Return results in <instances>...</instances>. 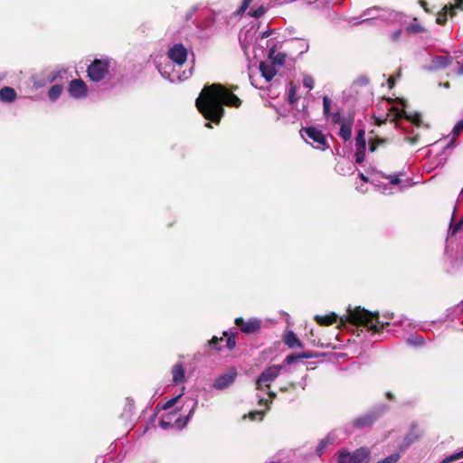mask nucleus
<instances>
[{
	"mask_svg": "<svg viewBox=\"0 0 463 463\" xmlns=\"http://www.w3.org/2000/svg\"><path fill=\"white\" fill-rule=\"evenodd\" d=\"M241 99L221 84L205 86L196 99V107L203 117L218 124L223 115V105L240 107Z\"/></svg>",
	"mask_w": 463,
	"mask_h": 463,
	"instance_id": "nucleus-1",
	"label": "nucleus"
},
{
	"mask_svg": "<svg viewBox=\"0 0 463 463\" xmlns=\"http://www.w3.org/2000/svg\"><path fill=\"white\" fill-rule=\"evenodd\" d=\"M341 324L350 323L363 326L373 333L380 332L389 323H380L378 313H372L361 307H348L346 315L340 318Z\"/></svg>",
	"mask_w": 463,
	"mask_h": 463,
	"instance_id": "nucleus-2",
	"label": "nucleus"
},
{
	"mask_svg": "<svg viewBox=\"0 0 463 463\" xmlns=\"http://www.w3.org/2000/svg\"><path fill=\"white\" fill-rule=\"evenodd\" d=\"M114 64V61L109 57L95 59L87 69L89 79L93 82L104 80L109 76Z\"/></svg>",
	"mask_w": 463,
	"mask_h": 463,
	"instance_id": "nucleus-3",
	"label": "nucleus"
},
{
	"mask_svg": "<svg viewBox=\"0 0 463 463\" xmlns=\"http://www.w3.org/2000/svg\"><path fill=\"white\" fill-rule=\"evenodd\" d=\"M303 137L317 149L325 150L327 143L324 134L316 128L309 127L302 130Z\"/></svg>",
	"mask_w": 463,
	"mask_h": 463,
	"instance_id": "nucleus-4",
	"label": "nucleus"
},
{
	"mask_svg": "<svg viewBox=\"0 0 463 463\" xmlns=\"http://www.w3.org/2000/svg\"><path fill=\"white\" fill-rule=\"evenodd\" d=\"M281 369V365H271L268 367L256 380V388L258 390L269 388L271 383H273L275 379L279 375Z\"/></svg>",
	"mask_w": 463,
	"mask_h": 463,
	"instance_id": "nucleus-5",
	"label": "nucleus"
},
{
	"mask_svg": "<svg viewBox=\"0 0 463 463\" xmlns=\"http://www.w3.org/2000/svg\"><path fill=\"white\" fill-rule=\"evenodd\" d=\"M190 401L192 402V407L190 409L189 414L187 415L186 419L184 420V421L183 423H180V421H181L180 418H176L175 420V423L174 424L172 423L173 419L175 418V416H176V412L174 411V412L167 413V414H165L162 416V418L159 421V425L161 426V428L167 429L172 426L184 427V425H186V423L188 422V420H190V418L192 417V415L194 414V412L197 407L196 400L191 399Z\"/></svg>",
	"mask_w": 463,
	"mask_h": 463,
	"instance_id": "nucleus-6",
	"label": "nucleus"
},
{
	"mask_svg": "<svg viewBox=\"0 0 463 463\" xmlns=\"http://www.w3.org/2000/svg\"><path fill=\"white\" fill-rule=\"evenodd\" d=\"M400 175L402 174L383 176L384 181L379 182L375 186L383 194H392L396 191H402V188L399 186L401 183Z\"/></svg>",
	"mask_w": 463,
	"mask_h": 463,
	"instance_id": "nucleus-7",
	"label": "nucleus"
},
{
	"mask_svg": "<svg viewBox=\"0 0 463 463\" xmlns=\"http://www.w3.org/2000/svg\"><path fill=\"white\" fill-rule=\"evenodd\" d=\"M369 450L364 448L356 449L353 453L341 452L338 457V463H368Z\"/></svg>",
	"mask_w": 463,
	"mask_h": 463,
	"instance_id": "nucleus-8",
	"label": "nucleus"
},
{
	"mask_svg": "<svg viewBox=\"0 0 463 463\" xmlns=\"http://www.w3.org/2000/svg\"><path fill=\"white\" fill-rule=\"evenodd\" d=\"M68 92L72 99H83L88 97L89 90L81 79H75L70 81Z\"/></svg>",
	"mask_w": 463,
	"mask_h": 463,
	"instance_id": "nucleus-9",
	"label": "nucleus"
},
{
	"mask_svg": "<svg viewBox=\"0 0 463 463\" xmlns=\"http://www.w3.org/2000/svg\"><path fill=\"white\" fill-rule=\"evenodd\" d=\"M168 58L177 66H182L187 60L188 50L181 43L173 45L167 52Z\"/></svg>",
	"mask_w": 463,
	"mask_h": 463,
	"instance_id": "nucleus-10",
	"label": "nucleus"
},
{
	"mask_svg": "<svg viewBox=\"0 0 463 463\" xmlns=\"http://www.w3.org/2000/svg\"><path fill=\"white\" fill-rule=\"evenodd\" d=\"M237 375L236 368L231 367L223 374L216 378L213 387L217 390H223L234 383Z\"/></svg>",
	"mask_w": 463,
	"mask_h": 463,
	"instance_id": "nucleus-11",
	"label": "nucleus"
},
{
	"mask_svg": "<svg viewBox=\"0 0 463 463\" xmlns=\"http://www.w3.org/2000/svg\"><path fill=\"white\" fill-rule=\"evenodd\" d=\"M236 325L241 328L243 333L251 334L257 332L260 328V320L258 318H250L244 321L241 317L235 320Z\"/></svg>",
	"mask_w": 463,
	"mask_h": 463,
	"instance_id": "nucleus-12",
	"label": "nucleus"
},
{
	"mask_svg": "<svg viewBox=\"0 0 463 463\" xmlns=\"http://www.w3.org/2000/svg\"><path fill=\"white\" fill-rule=\"evenodd\" d=\"M392 112H393V114H392V120L397 121V120L404 118L410 123L414 124L418 127H420L422 123L420 115L419 113L409 114L404 109H392Z\"/></svg>",
	"mask_w": 463,
	"mask_h": 463,
	"instance_id": "nucleus-13",
	"label": "nucleus"
},
{
	"mask_svg": "<svg viewBox=\"0 0 463 463\" xmlns=\"http://www.w3.org/2000/svg\"><path fill=\"white\" fill-rule=\"evenodd\" d=\"M223 337L218 338L217 336H213L210 341V345L215 350L221 351L222 349V345H221L222 342H225V346L227 349L232 350L235 345V337L232 335H228L227 333L223 334Z\"/></svg>",
	"mask_w": 463,
	"mask_h": 463,
	"instance_id": "nucleus-14",
	"label": "nucleus"
},
{
	"mask_svg": "<svg viewBox=\"0 0 463 463\" xmlns=\"http://www.w3.org/2000/svg\"><path fill=\"white\" fill-rule=\"evenodd\" d=\"M173 382L175 384L184 383L186 381L185 371L183 364L177 363L172 367Z\"/></svg>",
	"mask_w": 463,
	"mask_h": 463,
	"instance_id": "nucleus-15",
	"label": "nucleus"
},
{
	"mask_svg": "<svg viewBox=\"0 0 463 463\" xmlns=\"http://www.w3.org/2000/svg\"><path fill=\"white\" fill-rule=\"evenodd\" d=\"M376 418L377 416L373 412H369L356 418L354 420V425L357 428H364L370 426L376 420Z\"/></svg>",
	"mask_w": 463,
	"mask_h": 463,
	"instance_id": "nucleus-16",
	"label": "nucleus"
},
{
	"mask_svg": "<svg viewBox=\"0 0 463 463\" xmlns=\"http://www.w3.org/2000/svg\"><path fill=\"white\" fill-rule=\"evenodd\" d=\"M260 71L267 81L271 80L277 73L273 63L269 64L264 61L260 62Z\"/></svg>",
	"mask_w": 463,
	"mask_h": 463,
	"instance_id": "nucleus-17",
	"label": "nucleus"
},
{
	"mask_svg": "<svg viewBox=\"0 0 463 463\" xmlns=\"http://www.w3.org/2000/svg\"><path fill=\"white\" fill-rule=\"evenodd\" d=\"M16 99V91L12 87H4L0 90V99L5 103H11Z\"/></svg>",
	"mask_w": 463,
	"mask_h": 463,
	"instance_id": "nucleus-18",
	"label": "nucleus"
},
{
	"mask_svg": "<svg viewBox=\"0 0 463 463\" xmlns=\"http://www.w3.org/2000/svg\"><path fill=\"white\" fill-rule=\"evenodd\" d=\"M269 58L274 65H283L286 61V54L283 52H277L275 47H271L269 52Z\"/></svg>",
	"mask_w": 463,
	"mask_h": 463,
	"instance_id": "nucleus-19",
	"label": "nucleus"
},
{
	"mask_svg": "<svg viewBox=\"0 0 463 463\" xmlns=\"http://www.w3.org/2000/svg\"><path fill=\"white\" fill-rule=\"evenodd\" d=\"M376 12H377L376 8L367 9L362 14V15H361V17L363 18L362 20H359L356 18H350V20L348 22L354 25L362 24L364 22L370 20L371 18H374L375 17L374 13H376Z\"/></svg>",
	"mask_w": 463,
	"mask_h": 463,
	"instance_id": "nucleus-20",
	"label": "nucleus"
},
{
	"mask_svg": "<svg viewBox=\"0 0 463 463\" xmlns=\"http://www.w3.org/2000/svg\"><path fill=\"white\" fill-rule=\"evenodd\" d=\"M316 321L322 326H329L337 321V316L335 313L326 316H317Z\"/></svg>",
	"mask_w": 463,
	"mask_h": 463,
	"instance_id": "nucleus-21",
	"label": "nucleus"
},
{
	"mask_svg": "<svg viewBox=\"0 0 463 463\" xmlns=\"http://www.w3.org/2000/svg\"><path fill=\"white\" fill-rule=\"evenodd\" d=\"M159 71L164 77L167 78L169 80H171L173 82L175 80L180 81V80H186L192 75V70H189L188 72L184 71L183 75H176V76L171 75L167 71H163L162 69H160V68H159Z\"/></svg>",
	"mask_w": 463,
	"mask_h": 463,
	"instance_id": "nucleus-22",
	"label": "nucleus"
},
{
	"mask_svg": "<svg viewBox=\"0 0 463 463\" xmlns=\"http://www.w3.org/2000/svg\"><path fill=\"white\" fill-rule=\"evenodd\" d=\"M284 342L288 347L301 346L300 341L297 338L296 335L289 331L284 336Z\"/></svg>",
	"mask_w": 463,
	"mask_h": 463,
	"instance_id": "nucleus-23",
	"label": "nucleus"
},
{
	"mask_svg": "<svg viewBox=\"0 0 463 463\" xmlns=\"http://www.w3.org/2000/svg\"><path fill=\"white\" fill-rule=\"evenodd\" d=\"M339 136L345 140L350 139L352 136V123L344 122L342 123L339 130Z\"/></svg>",
	"mask_w": 463,
	"mask_h": 463,
	"instance_id": "nucleus-24",
	"label": "nucleus"
},
{
	"mask_svg": "<svg viewBox=\"0 0 463 463\" xmlns=\"http://www.w3.org/2000/svg\"><path fill=\"white\" fill-rule=\"evenodd\" d=\"M62 86L60 84L53 85L48 91V98L52 102L56 101L62 92Z\"/></svg>",
	"mask_w": 463,
	"mask_h": 463,
	"instance_id": "nucleus-25",
	"label": "nucleus"
},
{
	"mask_svg": "<svg viewBox=\"0 0 463 463\" xmlns=\"http://www.w3.org/2000/svg\"><path fill=\"white\" fill-rule=\"evenodd\" d=\"M463 130V119L459 120L453 128L452 131H451V135H452V139L451 141L448 144L447 147H449L453 145L456 137L462 132Z\"/></svg>",
	"mask_w": 463,
	"mask_h": 463,
	"instance_id": "nucleus-26",
	"label": "nucleus"
},
{
	"mask_svg": "<svg viewBox=\"0 0 463 463\" xmlns=\"http://www.w3.org/2000/svg\"><path fill=\"white\" fill-rule=\"evenodd\" d=\"M355 146L356 148L366 149L365 132L363 129L359 130L357 133V136L355 137Z\"/></svg>",
	"mask_w": 463,
	"mask_h": 463,
	"instance_id": "nucleus-27",
	"label": "nucleus"
},
{
	"mask_svg": "<svg viewBox=\"0 0 463 463\" xmlns=\"http://www.w3.org/2000/svg\"><path fill=\"white\" fill-rule=\"evenodd\" d=\"M452 7H449L445 5L440 12L438 13L436 22L439 24H444L447 21L449 11L451 10Z\"/></svg>",
	"mask_w": 463,
	"mask_h": 463,
	"instance_id": "nucleus-28",
	"label": "nucleus"
},
{
	"mask_svg": "<svg viewBox=\"0 0 463 463\" xmlns=\"http://www.w3.org/2000/svg\"><path fill=\"white\" fill-rule=\"evenodd\" d=\"M334 438L332 437V434L328 435L326 438L322 439L318 446L317 447V454L320 456L323 453L324 449L330 443H333Z\"/></svg>",
	"mask_w": 463,
	"mask_h": 463,
	"instance_id": "nucleus-29",
	"label": "nucleus"
},
{
	"mask_svg": "<svg viewBox=\"0 0 463 463\" xmlns=\"http://www.w3.org/2000/svg\"><path fill=\"white\" fill-rule=\"evenodd\" d=\"M405 133L408 135V137L405 138L407 142H409L411 145H416L419 141V134L414 133V131H409L405 130Z\"/></svg>",
	"mask_w": 463,
	"mask_h": 463,
	"instance_id": "nucleus-30",
	"label": "nucleus"
},
{
	"mask_svg": "<svg viewBox=\"0 0 463 463\" xmlns=\"http://www.w3.org/2000/svg\"><path fill=\"white\" fill-rule=\"evenodd\" d=\"M401 458L400 453H392L386 457L384 459L378 461L377 463H397Z\"/></svg>",
	"mask_w": 463,
	"mask_h": 463,
	"instance_id": "nucleus-31",
	"label": "nucleus"
},
{
	"mask_svg": "<svg viewBox=\"0 0 463 463\" xmlns=\"http://www.w3.org/2000/svg\"><path fill=\"white\" fill-rule=\"evenodd\" d=\"M407 31L410 33H416L423 31V28L417 23L416 20H414L412 23H411L408 27Z\"/></svg>",
	"mask_w": 463,
	"mask_h": 463,
	"instance_id": "nucleus-32",
	"label": "nucleus"
},
{
	"mask_svg": "<svg viewBox=\"0 0 463 463\" xmlns=\"http://www.w3.org/2000/svg\"><path fill=\"white\" fill-rule=\"evenodd\" d=\"M331 104L332 100L327 96H325L323 98V110L326 118H329Z\"/></svg>",
	"mask_w": 463,
	"mask_h": 463,
	"instance_id": "nucleus-33",
	"label": "nucleus"
},
{
	"mask_svg": "<svg viewBox=\"0 0 463 463\" xmlns=\"http://www.w3.org/2000/svg\"><path fill=\"white\" fill-rule=\"evenodd\" d=\"M298 99V97L297 96V87L291 85L289 91H288V101L290 104H294Z\"/></svg>",
	"mask_w": 463,
	"mask_h": 463,
	"instance_id": "nucleus-34",
	"label": "nucleus"
},
{
	"mask_svg": "<svg viewBox=\"0 0 463 463\" xmlns=\"http://www.w3.org/2000/svg\"><path fill=\"white\" fill-rule=\"evenodd\" d=\"M408 342L415 346H420L424 344V340L420 335H412L408 338Z\"/></svg>",
	"mask_w": 463,
	"mask_h": 463,
	"instance_id": "nucleus-35",
	"label": "nucleus"
},
{
	"mask_svg": "<svg viewBox=\"0 0 463 463\" xmlns=\"http://www.w3.org/2000/svg\"><path fill=\"white\" fill-rule=\"evenodd\" d=\"M266 12V9L263 6H260L256 9H251L249 14L252 17L259 18L262 16Z\"/></svg>",
	"mask_w": 463,
	"mask_h": 463,
	"instance_id": "nucleus-36",
	"label": "nucleus"
},
{
	"mask_svg": "<svg viewBox=\"0 0 463 463\" xmlns=\"http://www.w3.org/2000/svg\"><path fill=\"white\" fill-rule=\"evenodd\" d=\"M463 458V450L455 454H452L443 459L442 463H449L451 461Z\"/></svg>",
	"mask_w": 463,
	"mask_h": 463,
	"instance_id": "nucleus-37",
	"label": "nucleus"
},
{
	"mask_svg": "<svg viewBox=\"0 0 463 463\" xmlns=\"http://www.w3.org/2000/svg\"><path fill=\"white\" fill-rule=\"evenodd\" d=\"M365 157V149L364 148H356L355 152V161L356 163H362Z\"/></svg>",
	"mask_w": 463,
	"mask_h": 463,
	"instance_id": "nucleus-38",
	"label": "nucleus"
},
{
	"mask_svg": "<svg viewBox=\"0 0 463 463\" xmlns=\"http://www.w3.org/2000/svg\"><path fill=\"white\" fill-rule=\"evenodd\" d=\"M303 86L309 89V90H312L314 88V80L311 76L309 75H306L304 76L303 78Z\"/></svg>",
	"mask_w": 463,
	"mask_h": 463,
	"instance_id": "nucleus-39",
	"label": "nucleus"
},
{
	"mask_svg": "<svg viewBox=\"0 0 463 463\" xmlns=\"http://www.w3.org/2000/svg\"><path fill=\"white\" fill-rule=\"evenodd\" d=\"M182 395H183L182 393H181V394H178L177 396H175V397L172 398L171 400H169V401L165 404L164 409H165V410H167V409H169V408L173 407V406L177 402V401L181 398V396H182Z\"/></svg>",
	"mask_w": 463,
	"mask_h": 463,
	"instance_id": "nucleus-40",
	"label": "nucleus"
},
{
	"mask_svg": "<svg viewBox=\"0 0 463 463\" xmlns=\"http://www.w3.org/2000/svg\"><path fill=\"white\" fill-rule=\"evenodd\" d=\"M263 414H264L263 411H254L250 412L249 418L251 420H255L257 418H259V420H261L263 417Z\"/></svg>",
	"mask_w": 463,
	"mask_h": 463,
	"instance_id": "nucleus-41",
	"label": "nucleus"
},
{
	"mask_svg": "<svg viewBox=\"0 0 463 463\" xmlns=\"http://www.w3.org/2000/svg\"><path fill=\"white\" fill-rule=\"evenodd\" d=\"M449 64V59L445 57H439L436 59L437 67H446Z\"/></svg>",
	"mask_w": 463,
	"mask_h": 463,
	"instance_id": "nucleus-42",
	"label": "nucleus"
},
{
	"mask_svg": "<svg viewBox=\"0 0 463 463\" xmlns=\"http://www.w3.org/2000/svg\"><path fill=\"white\" fill-rule=\"evenodd\" d=\"M381 143H383L382 139H376V140L370 139L369 140V149H370V151H372V152L375 151L377 145L381 144Z\"/></svg>",
	"mask_w": 463,
	"mask_h": 463,
	"instance_id": "nucleus-43",
	"label": "nucleus"
},
{
	"mask_svg": "<svg viewBox=\"0 0 463 463\" xmlns=\"http://www.w3.org/2000/svg\"><path fill=\"white\" fill-rule=\"evenodd\" d=\"M252 1L253 0H243L241 5L239 8V13H244Z\"/></svg>",
	"mask_w": 463,
	"mask_h": 463,
	"instance_id": "nucleus-44",
	"label": "nucleus"
},
{
	"mask_svg": "<svg viewBox=\"0 0 463 463\" xmlns=\"http://www.w3.org/2000/svg\"><path fill=\"white\" fill-rule=\"evenodd\" d=\"M329 117L331 118V120L333 123H338L340 121V113L339 112L329 114Z\"/></svg>",
	"mask_w": 463,
	"mask_h": 463,
	"instance_id": "nucleus-45",
	"label": "nucleus"
},
{
	"mask_svg": "<svg viewBox=\"0 0 463 463\" xmlns=\"http://www.w3.org/2000/svg\"><path fill=\"white\" fill-rule=\"evenodd\" d=\"M462 225H463V219L460 222H458L454 228L450 227L451 234H454L458 231H459L461 229Z\"/></svg>",
	"mask_w": 463,
	"mask_h": 463,
	"instance_id": "nucleus-46",
	"label": "nucleus"
},
{
	"mask_svg": "<svg viewBox=\"0 0 463 463\" xmlns=\"http://www.w3.org/2000/svg\"><path fill=\"white\" fill-rule=\"evenodd\" d=\"M402 34V30H396L391 34V38L392 41H398Z\"/></svg>",
	"mask_w": 463,
	"mask_h": 463,
	"instance_id": "nucleus-47",
	"label": "nucleus"
},
{
	"mask_svg": "<svg viewBox=\"0 0 463 463\" xmlns=\"http://www.w3.org/2000/svg\"><path fill=\"white\" fill-rule=\"evenodd\" d=\"M57 78L56 72H50L47 78L48 82H52Z\"/></svg>",
	"mask_w": 463,
	"mask_h": 463,
	"instance_id": "nucleus-48",
	"label": "nucleus"
},
{
	"mask_svg": "<svg viewBox=\"0 0 463 463\" xmlns=\"http://www.w3.org/2000/svg\"><path fill=\"white\" fill-rule=\"evenodd\" d=\"M462 5H463V0H457L455 6H451V7L452 8L456 7V8L460 9L462 7Z\"/></svg>",
	"mask_w": 463,
	"mask_h": 463,
	"instance_id": "nucleus-49",
	"label": "nucleus"
},
{
	"mask_svg": "<svg viewBox=\"0 0 463 463\" xmlns=\"http://www.w3.org/2000/svg\"><path fill=\"white\" fill-rule=\"evenodd\" d=\"M295 359H296V357H295V356L289 355V356H288V357L286 358V361H287V363H288V364H292V363H293V361H294Z\"/></svg>",
	"mask_w": 463,
	"mask_h": 463,
	"instance_id": "nucleus-50",
	"label": "nucleus"
},
{
	"mask_svg": "<svg viewBox=\"0 0 463 463\" xmlns=\"http://www.w3.org/2000/svg\"><path fill=\"white\" fill-rule=\"evenodd\" d=\"M388 85H389L390 88H392L394 86V80H393L392 77H390L388 79Z\"/></svg>",
	"mask_w": 463,
	"mask_h": 463,
	"instance_id": "nucleus-51",
	"label": "nucleus"
},
{
	"mask_svg": "<svg viewBox=\"0 0 463 463\" xmlns=\"http://www.w3.org/2000/svg\"><path fill=\"white\" fill-rule=\"evenodd\" d=\"M269 34H270V32H269V31H265V32H263V33H261V39H264V38H266V37L269 36Z\"/></svg>",
	"mask_w": 463,
	"mask_h": 463,
	"instance_id": "nucleus-52",
	"label": "nucleus"
},
{
	"mask_svg": "<svg viewBox=\"0 0 463 463\" xmlns=\"http://www.w3.org/2000/svg\"><path fill=\"white\" fill-rule=\"evenodd\" d=\"M269 402H271L272 399H274L276 397V393L273 392H269Z\"/></svg>",
	"mask_w": 463,
	"mask_h": 463,
	"instance_id": "nucleus-53",
	"label": "nucleus"
},
{
	"mask_svg": "<svg viewBox=\"0 0 463 463\" xmlns=\"http://www.w3.org/2000/svg\"><path fill=\"white\" fill-rule=\"evenodd\" d=\"M359 176L361 177V179L364 181V182H368V178L366 176H364V174H359Z\"/></svg>",
	"mask_w": 463,
	"mask_h": 463,
	"instance_id": "nucleus-54",
	"label": "nucleus"
},
{
	"mask_svg": "<svg viewBox=\"0 0 463 463\" xmlns=\"http://www.w3.org/2000/svg\"><path fill=\"white\" fill-rule=\"evenodd\" d=\"M268 402H269L268 400L260 398L259 402H260V404L265 403L266 405H268Z\"/></svg>",
	"mask_w": 463,
	"mask_h": 463,
	"instance_id": "nucleus-55",
	"label": "nucleus"
},
{
	"mask_svg": "<svg viewBox=\"0 0 463 463\" xmlns=\"http://www.w3.org/2000/svg\"><path fill=\"white\" fill-rule=\"evenodd\" d=\"M459 72L463 74V61H462V64L459 67Z\"/></svg>",
	"mask_w": 463,
	"mask_h": 463,
	"instance_id": "nucleus-56",
	"label": "nucleus"
},
{
	"mask_svg": "<svg viewBox=\"0 0 463 463\" xmlns=\"http://www.w3.org/2000/svg\"><path fill=\"white\" fill-rule=\"evenodd\" d=\"M44 83H38L37 81L34 82V85L37 87L43 86Z\"/></svg>",
	"mask_w": 463,
	"mask_h": 463,
	"instance_id": "nucleus-57",
	"label": "nucleus"
},
{
	"mask_svg": "<svg viewBox=\"0 0 463 463\" xmlns=\"http://www.w3.org/2000/svg\"><path fill=\"white\" fill-rule=\"evenodd\" d=\"M280 390H281L282 392H285V391H287V387H281V388H280Z\"/></svg>",
	"mask_w": 463,
	"mask_h": 463,
	"instance_id": "nucleus-58",
	"label": "nucleus"
},
{
	"mask_svg": "<svg viewBox=\"0 0 463 463\" xmlns=\"http://www.w3.org/2000/svg\"><path fill=\"white\" fill-rule=\"evenodd\" d=\"M205 126H206L207 128H211V127H212V126H211V123H206V125H205Z\"/></svg>",
	"mask_w": 463,
	"mask_h": 463,
	"instance_id": "nucleus-59",
	"label": "nucleus"
},
{
	"mask_svg": "<svg viewBox=\"0 0 463 463\" xmlns=\"http://www.w3.org/2000/svg\"><path fill=\"white\" fill-rule=\"evenodd\" d=\"M387 396H388L389 398H392V393H391V392H387Z\"/></svg>",
	"mask_w": 463,
	"mask_h": 463,
	"instance_id": "nucleus-60",
	"label": "nucleus"
},
{
	"mask_svg": "<svg viewBox=\"0 0 463 463\" xmlns=\"http://www.w3.org/2000/svg\"><path fill=\"white\" fill-rule=\"evenodd\" d=\"M460 195H463V187H462V190L460 192Z\"/></svg>",
	"mask_w": 463,
	"mask_h": 463,
	"instance_id": "nucleus-61",
	"label": "nucleus"
}]
</instances>
